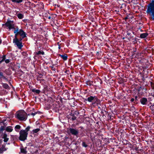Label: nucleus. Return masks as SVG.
<instances>
[{
	"mask_svg": "<svg viewBox=\"0 0 154 154\" xmlns=\"http://www.w3.org/2000/svg\"><path fill=\"white\" fill-rule=\"evenodd\" d=\"M3 25H5L7 27L9 30L12 29H16L15 28V24L13 21L8 20L6 23L5 24H3Z\"/></svg>",
	"mask_w": 154,
	"mask_h": 154,
	"instance_id": "nucleus-4",
	"label": "nucleus"
},
{
	"mask_svg": "<svg viewBox=\"0 0 154 154\" xmlns=\"http://www.w3.org/2000/svg\"><path fill=\"white\" fill-rule=\"evenodd\" d=\"M44 52L43 51H39L37 52L36 53V54L38 55H43L44 54Z\"/></svg>",
	"mask_w": 154,
	"mask_h": 154,
	"instance_id": "nucleus-15",
	"label": "nucleus"
},
{
	"mask_svg": "<svg viewBox=\"0 0 154 154\" xmlns=\"http://www.w3.org/2000/svg\"><path fill=\"white\" fill-rule=\"evenodd\" d=\"M2 76V74L0 72V77Z\"/></svg>",
	"mask_w": 154,
	"mask_h": 154,
	"instance_id": "nucleus-30",
	"label": "nucleus"
},
{
	"mask_svg": "<svg viewBox=\"0 0 154 154\" xmlns=\"http://www.w3.org/2000/svg\"><path fill=\"white\" fill-rule=\"evenodd\" d=\"M125 20H126L128 19V17H125Z\"/></svg>",
	"mask_w": 154,
	"mask_h": 154,
	"instance_id": "nucleus-31",
	"label": "nucleus"
},
{
	"mask_svg": "<svg viewBox=\"0 0 154 154\" xmlns=\"http://www.w3.org/2000/svg\"><path fill=\"white\" fill-rule=\"evenodd\" d=\"M69 130L70 133L74 135H77L78 133V131L74 129L70 128L69 129Z\"/></svg>",
	"mask_w": 154,
	"mask_h": 154,
	"instance_id": "nucleus-7",
	"label": "nucleus"
},
{
	"mask_svg": "<svg viewBox=\"0 0 154 154\" xmlns=\"http://www.w3.org/2000/svg\"><path fill=\"white\" fill-rule=\"evenodd\" d=\"M18 17L20 19H22L23 17V15L21 13H19L17 14Z\"/></svg>",
	"mask_w": 154,
	"mask_h": 154,
	"instance_id": "nucleus-13",
	"label": "nucleus"
},
{
	"mask_svg": "<svg viewBox=\"0 0 154 154\" xmlns=\"http://www.w3.org/2000/svg\"><path fill=\"white\" fill-rule=\"evenodd\" d=\"M83 146L86 147L87 146V145L86 144L85 142H83L82 143Z\"/></svg>",
	"mask_w": 154,
	"mask_h": 154,
	"instance_id": "nucleus-22",
	"label": "nucleus"
},
{
	"mask_svg": "<svg viewBox=\"0 0 154 154\" xmlns=\"http://www.w3.org/2000/svg\"><path fill=\"white\" fill-rule=\"evenodd\" d=\"M19 139L20 140L24 141L26 139L28 133L25 130H21L20 132Z\"/></svg>",
	"mask_w": 154,
	"mask_h": 154,
	"instance_id": "nucleus-5",
	"label": "nucleus"
},
{
	"mask_svg": "<svg viewBox=\"0 0 154 154\" xmlns=\"http://www.w3.org/2000/svg\"><path fill=\"white\" fill-rule=\"evenodd\" d=\"M147 101V99L146 98H143L140 100V102L143 105H145L146 104Z\"/></svg>",
	"mask_w": 154,
	"mask_h": 154,
	"instance_id": "nucleus-9",
	"label": "nucleus"
},
{
	"mask_svg": "<svg viewBox=\"0 0 154 154\" xmlns=\"http://www.w3.org/2000/svg\"><path fill=\"white\" fill-rule=\"evenodd\" d=\"M60 56L64 60H66L67 59V56L66 54L60 55Z\"/></svg>",
	"mask_w": 154,
	"mask_h": 154,
	"instance_id": "nucleus-12",
	"label": "nucleus"
},
{
	"mask_svg": "<svg viewBox=\"0 0 154 154\" xmlns=\"http://www.w3.org/2000/svg\"><path fill=\"white\" fill-rule=\"evenodd\" d=\"M97 98L95 97L91 96L87 98V100L89 102H91L93 100H97Z\"/></svg>",
	"mask_w": 154,
	"mask_h": 154,
	"instance_id": "nucleus-8",
	"label": "nucleus"
},
{
	"mask_svg": "<svg viewBox=\"0 0 154 154\" xmlns=\"http://www.w3.org/2000/svg\"><path fill=\"white\" fill-rule=\"evenodd\" d=\"M153 106H154V105L150 106V108H151V109L153 110Z\"/></svg>",
	"mask_w": 154,
	"mask_h": 154,
	"instance_id": "nucleus-27",
	"label": "nucleus"
},
{
	"mask_svg": "<svg viewBox=\"0 0 154 154\" xmlns=\"http://www.w3.org/2000/svg\"><path fill=\"white\" fill-rule=\"evenodd\" d=\"M4 79H5V78H4Z\"/></svg>",
	"mask_w": 154,
	"mask_h": 154,
	"instance_id": "nucleus-34",
	"label": "nucleus"
},
{
	"mask_svg": "<svg viewBox=\"0 0 154 154\" xmlns=\"http://www.w3.org/2000/svg\"><path fill=\"white\" fill-rule=\"evenodd\" d=\"M5 59V57L4 56L3 57V59H2V60H1L0 61V63H1Z\"/></svg>",
	"mask_w": 154,
	"mask_h": 154,
	"instance_id": "nucleus-25",
	"label": "nucleus"
},
{
	"mask_svg": "<svg viewBox=\"0 0 154 154\" xmlns=\"http://www.w3.org/2000/svg\"><path fill=\"white\" fill-rule=\"evenodd\" d=\"M59 49H60V47H59Z\"/></svg>",
	"mask_w": 154,
	"mask_h": 154,
	"instance_id": "nucleus-32",
	"label": "nucleus"
},
{
	"mask_svg": "<svg viewBox=\"0 0 154 154\" xmlns=\"http://www.w3.org/2000/svg\"><path fill=\"white\" fill-rule=\"evenodd\" d=\"M5 62L6 63H7L10 62V60L9 59H6L5 60Z\"/></svg>",
	"mask_w": 154,
	"mask_h": 154,
	"instance_id": "nucleus-23",
	"label": "nucleus"
},
{
	"mask_svg": "<svg viewBox=\"0 0 154 154\" xmlns=\"http://www.w3.org/2000/svg\"><path fill=\"white\" fill-rule=\"evenodd\" d=\"M146 12L152 16V18L154 20V0H152L151 2L148 5Z\"/></svg>",
	"mask_w": 154,
	"mask_h": 154,
	"instance_id": "nucleus-2",
	"label": "nucleus"
},
{
	"mask_svg": "<svg viewBox=\"0 0 154 154\" xmlns=\"http://www.w3.org/2000/svg\"><path fill=\"white\" fill-rule=\"evenodd\" d=\"M148 35V34L147 33H143L140 34V37L141 38H144L146 37Z\"/></svg>",
	"mask_w": 154,
	"mask_h": 154,
	"instance_id": "nucleus-11",
	"label": "nucleus"
},
{
	"mask_svg": "<svg viewBox=\"0 0 154 154\" xmlns=\"http://www.w3.org/2000/svg\"><path fill=\"white\" fill-rule=\"evenodd\" d=\"M13 43L17 46L19 49H21L23 47L21 41H19L17 37H15V38L13 39Z\"/></svg>",
	"mask_w": 154,
	"mask_h": 154,
	"instance_id": "nucleus-6",
	"label": "nucleus"
},
{
	"mask_svg": "<svg viewBox=\"0 0 154 154\" xmlns=\"http://www.w3.org/2000/svg\"><path fill=\"white\" fill-rule=\"evenodd\" d=\"M33 115H34V114H32Z\"/></svg>",
	"mask_w": 154,
	"mask_h": 154,
	"instance_id": "nucleus-33",
	"label": "nucleus"
},
{
	"mask_svg": "<svg viewBox=\"0 0 154 154\" xmlns=\"http://www.w3.org/2000/svg\"><path fill=\"white\" fill-rule=\"evenodd\" d=\"M11 1L13 2H15L17 3H19L22 2L23 0H11Z\"/></svg>",
	"mask_w": 154,
	"mask_h": 154,
	"instance_id": "nucleus-14",
	"label": "nucleus"
},
{
	"mask_svg": "<svg viewBox=\"0 0 154 154\" xmlns=\"http://www.w3.org/2000/svg\"><path fill=\"white\" fill-rule=\"evenodd\" d=\"M2 86L4 88L6 89H8L9 88V86L6 83H3Z\"/></svg>",
	"mask_w": 154,
	"mask_h": 154,
	"instance_id": "nucleus-16",
	"label": "nucleus"
},
{
	"mask_svg": "<svg viewBox=\"0 0 154 154\" xmlns=\"http://www.w3.org/2000/svg\"><path fill=\"white\" fill-rule=\"evenodd\" d=\"M16 116V117L20 121H25L27 119L26 112L23 110L17 112Z\"/></svg>",
	"mask_w": 154,
	"mask_h": 154,
	"instance_id": "nucleus-1",
	"label": "nucleus"
},
{
	"mask_svg": "<svg viewBox=\"0 0 154 154\" xmlns=\"http://www.w3.org/2000/svg\"><path fill=\"white\" fill-rule=\"evenodd\" d=\"M134 98H132V99H131V101L132 102H133V101H134Z\"/></svg>",
	"mask_w": 154,
	"mask_h": 154,
	"instance_id": "nucleus-28",
	"label": "nucleus"
},
{
	"mask_svg": "<svg viewBox=\"0 0 154 154\" xmlns=\"http://www.w3.org/2000/svg\"><path fill=\"white\" fill-rule=\"evenodd\" d=\"M21 151L22 153H26V151L23 149H21Z\"/></svg>",
	"mask_w": 154,
	"mask_h": 154,
	"instance_id": "nucleus-21",
	"label": "nucleus"
},
{
	"mask_svg": "<svg viewBox=\"0 0 154 154\" xmlns=\"http://www.w3.org/2000/svg\"><path fill=\"white\" fill-rule=\"evenodd\" d=\"M8 140V139L5 138L4 139V141L5 142H7Z\"/></svg>",
	"mask_w": 154,
	"mask_h": 154,
	"instance_id": "nucleus-26",
	"label": "nucleus"
},
{
	"mask_svg": "<svg viewBox=\"0 0 154 154\" xmlns=\"http://www.w3.org/2000/svg\"><path fill=\"white\" fill-rule=\"evenodd\" d=\"M5 59V57L4 56L3 57V59H2V60H1L0 61V63H1Z\"/></svg>",
	"mask_w": 154,
	"mask_h": 154,
	"instance_id": "nucleus-24",
	"label": "nucleus"
},
{
	"mask_svg": "<svg viewBox=\"0 0 154 154\" xmlns=\"http://www.w3.org/2000/svg\"><path fill=\"white\" fill-rule=\"evenodd\" d=\"M20 126L19 125H17L15 127V130L17 132H18L19 131V129L20 128Z\"/></svg>",
	"mask_w": 154,
	"mask_h": 154,
	"instance_id": "nucleus-17",
	"label": "nucleus"
},
{
	"mask_svg": "<svg viewBox=\"0 0 154 154\" xmlns=\"http://www.w3.org/2000/svg\"><path fill=\"white\" fill-rule=\"evenodd\" d=\"M30 128V126H28L26 128L25 130V131H26L27 132V131H29Z\"/></svg>",
	"mask_w": 154,
	"mask_h": 154,
	"instance_id": "nucleus-20",
	"label": "nucleus"
},
{
	"mask_svg": "<svg viewBox=\"0 0 154 154\" xmlns=\"http://www.w3.org/2000/svg\"><path fill=\"white\" fill-rule=\"evenodd\" d=\"M14 33L15 34V37H17V35L19 34L23 38L26 36L25 33L22 29H19L18 27L16 28V29L14 30Z\"/></svg>",
	"mask_w": 154,
	"mask_h": 154,
	"instance_id": "nucleus-3",
	"label": "nucleus"
},
{
	"mask_svg": "<svg viewBox=\"0 0 154 154\" xmlns=\"http://www.w3.org/2000/svg\"><path fill=\"white\" fill-rule=\"evenodd\" d=\"M6 130L9 132H11L13 130V128L11 126H8L6 128Z\"/></svg>",
	"mask_w": 154,
	"mask_h": 154,
	"instance_id": "nucleus-10",
	"label": "nucleus"
},
{
	"mask_svg": "<svg viewBox=\"0 0 154 154\" xmlns=\"http://www.w3.org/2000/svg\"><path fill=\"white\" fill-rule=\"evenodd\" d=\"M2 40L1 39V38H0V44H1V43H2Z\"/></svg>",
	"mask_w": 154,
	"mask_h": 154,
	"instance_id": "nucleus-29",
	"label": "nucleus"
},
{
	"mask_svg": "<svg viewBox=\"0 0 154 154\" xmlns=\"http://www.w3.org/2000/svg\"><path fill=\"white\" fill-rule=\"evenodd\" d=\"M39 131L40 129L39 128L35 129L33 130V131H32V133L33 134H34V133H37Z\"/></svg>",
	"mask_w": 154,
	"mask_h": 154,
	"instance_id": "nucleus-18",
	"label": "nucleus"
},
{
	"mask_svg": "<svg viewBox=\"0 0 154 154\" xmlns=\"http://www.w3.org/2000/svg\"><path fill=\"white\" fill-rule=\"evenodd\" d=\"M32 91L33 92H35L37 94H39L40 92V91L39 90H35V89H33L32 90Z\"/></svg>",
	"mask_w": 154,
	"mask_h": 154,
	"instance_id": "nucleus-19",
	"label": "nucleus"
}]
</instances>
